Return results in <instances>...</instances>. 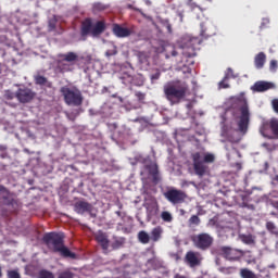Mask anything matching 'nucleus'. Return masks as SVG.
I'll use <instances>...</instances> for the list:
<instances>
[{"mask_svg": "<svg viewBox=\"0 0 278 278\" xmlns=\"http://www.w3.org/2000/svg\"><path fill=\"white\" fill-rule=\"evenodd\" d=\"M42 242L52 253H60L61 257H68L70 260H77V254L64 245V232H46L42 237Z\"/></svg>", "mask_w": 278, "mask_h": 278, "instance_id": "f257e3e1", "label": "nucleus"}, {"mask_svg": "<svg viewBox=\"0 0 278 278\" xmlns=\"http://www.w3.org/2000/svg\"><path fill=\"white\" fill-rule=\"evenodd\" d=\"M188 84L177 81L174 84H169L164 87V94L165 98L169 101L170 105H178V103H181L184 99H186V96L188 94Z\"/></svg>", "mask_w": 278, "mask_h": 278, "instance_id": "f03ea898", "label": "nucleus"}, {"mask_svg": "<svg viewBox=\"0 0 278 278\" xmlns=\"http://www.w3.org/2000/svg\"><path fill=\"white\" fill-rule=\"evenodd\" d=\"M193 170L198 177H205L210 173L207 164H214L216 156L212 153L194 152L192 155Z\"/></svg>", "mask_w": 278, "mask_h": 278, "instance_id": "7ed1b4c3", "label": "nucleus"}, {"mask_svg": "<svg viewBox=\"0 0 278 278\" xmlns=\"http://www.w3.org/2000/svg\"><path fill=\"white\" fill-rule=\"evenodd\" d=\"M105 29V22L98 21L94 25H92V18L88 17L81 23L80 36L83 40H86L87 36H92L93 38H97L101 36V34H103Z\"/></svg>", "mask_w": 278, "mask_h": 278, "instance_id": "20e7f679", "label": "nucleus"}, {"mask_svg": "<svg viewBox=\"0 0 278 278\" xmlns=\"http://www.w3.org/2000/svg\"><path fill=\"white\" fill-rule=\"evenodd\" d=\"M60 92L66 103V105H74V108H79L84 103V96L81 90L77 87L63 86L60 89Z\"/></svg>", "mask_w": 278, "mask_h": 278, "instance_id": "39448f33", "label": "nucleus"}, {"mask_svg": "<svg viewBox=\"0 0 278 278\" xmlns=\"http://www.w3.org/2000/svg\"><path fill=\"white\" fill-rule=\"evenodd\" d=\"M191 242L200 251H207L214 244V237L207 232H201L191 237Z\"/></svg>", "mask_w": 278, "mask_h": 278, "instance_id": "423d86ee", "label": "nucleus"}, {"mask_svg": "<svg viewBox=\"0 0 278 278\" xmlns=\"http://www.w3.org/2000/svg\"><path fill=\"white\" fill-rule=\"evenodd\" d=\"M163 197L172 203V205H181V203H186V199H188V194L179 189H168L163 193Z\"/></svg>", "mask_w": 278, "mask_h": 278, "instance_id": "0eeeda50", "label": "nucleus"}, {"mask_svg": "<svg viewBox=\"0 0 278 278\" xmlns=\"http://www.w3.org/2000/svg\"><path fill=\"white\" fill-rule=\"evenodd\" d=\"M251 121V113L249 112V104H244L240 108V116L238 122L239 131L247 134L249 130V123Z\"/></svg>", "mask_w": 278, "mask_h": 278, "instance_id": "6e6552de", "label": "nucleus"}, {"mask_svg": "<svg viewBox=\"0 0 278 278\" xmlns=\"http://www.w3.org/2000/svg\"><path fill=\"white\" fill-rule=\"evenodd\" d=\"M220 252L223 257H225V260H228V262H238L242 260V257H244V251L230 247H222Z\"/></svg>", "mask_w": 278, "mask_h": 278, "instance_id": "1a4fd4ad", "label": "nucleus"}, {"mask_svg": "<svg viewBox=\"0 0 278 278\" xmlns=\"http://www.w3.org/2000/svg\"><path fill=\"white\" fill-rule=\"evenodd\" d=\"M201 45V39L193 37L189 40L188 47L182 48V60L197 55V46Z\"/></svg>", "mask_w": 278, "mask_h": 278, "instance_id": "9d476101", "label": "nucleus"}, {"mask_svg": "<svg viewBox=\"0 0 278 278\" xmlns=\"http://www.w3.org/2000/svg\"><path fill=\"white\" fill-rule=\"evenodd\" d=\"M185 262L190 268H197V266H201L203 256L200 252L188 251L185 255Z\"/></svg>", "mask_w": 278, "mask_h": 278, "instance_id": "9b49d317", "label": "nucleus"}, {"mask_svg": "<svg viewBox=\"0 0 278 278\" xmlns=\"http://www.w3.org/2000/svg\"><path fill=\"white\" fill-rule=\"evenodd\" d=\"M36 98V92L29 88H20L16 91V99L20 103H31Z\"/></svg>", "mask_w": 278, "mask_h": 278, "instance_id": "f8f14e48", "label": "nucleus"}, {"mask_svg": "<svg viewBox=\"0 0 278 278\" xmlns=\"http://www.w3.org/2000/svg\"><path fill=\"white\" fill-rule=\"evenodd\" d=\"M92 210H94V206L84 200H79L74 204V211L76 212V214H90L92 218H96L97 215L92 214Z\"/></svg>", "mask_w": 278, "mask_h": 278, "instance_id": "ddd939ff", "label": "nucleus"}, {"mask_svg": "<svg viewBox=\"0 0 278 278\" xmlns=\"http://www.w3.org/2000/svg\"><path fill=\"white\" fill-rule=\"evenodd\" d=\"M0 193H2V201L3 205H7L8 207H17L18 201L12 197V192L5 188V186L0 185Z\"/></svg>", "mask_w": 278, "mask_h": 278, "instance_id": "4468645a", "label": "nucleus"}, {"mask_svg": "<svg viewBox=\"0 0 278 278\" xmlns=\"http://www.w3.org/2000/svg\"><path fill=\"white\" fill-rule=\"evenodd\" d=\"M112 33L116 38H129L131 29L123 27L121 24H113Z\"/></svg>", "mask_w": 278, "mask_h": 278, "instance_id": "2eb2a0df", "label": "nucleus"}, {"mask_svg": "<svg viewBox=\"0 0 278 278\" xmlns=\"http://www.w3.org/2000/svg\"><path fill=\"white\" fill-rule=\"evenodd\" d=\"M271 88H275V84L261 80L256 81L252 89L255 92H266V90H271Z\"/></svg>", "mask_w": 278, "mask_h": 278, "instance_id": "dca6fc26", "label": "nucleus"}, {"mask_svg": "<svg viewBox=\"0 0 278 278\" xmlns=\"http://www.w3.org/2000/svg\"><path fill=\"white\" fill-rule=\"evenodd\" d=\"M34 81L36 86H42L43 88H53V83L49 80L48 77L37 74L34 76Z\"/></svg>", "mask_w": 278, "mask_h": 278, "instance_id": "f3484780", "label": "nucleus"}, {"mask_svg": "<svg viewBox=\"0 0 278 278\" xmlns=\"http://www.w3.org/2000/svg\"><path fill=\"white\" fill-rule=\"evenodd\" d=\"M264 64H266V53L260 52L254 56V66L255 68H264Z\"/></svg>", "mask_w": 278, "mask_h": 278, "instance_id": "a211bd4d", "label": "nucleus"}, {"mask_svg": "<svg viewBox=\"0 0 278 278\" xmlns=\"http://www.w3.org/2000/svg\"><path fill=\"white\" fill-rule=\"evenodd\" d=\"M200 36L201 38H212V36H214V31L210 30V26L203 22L200 24Z\"/></svg>", "mask_w": 278, "mask_h": 278, "instance_id": "6ab92c4d", "label": "nucleus"}, {"mask_svg": "<svg viewBox=\"0 0 278 278\" xmlns=\"http://www.w3.org/2000/svg\"><path fill=\"white\" fill-rule=\"evenodd\" d=\"M96 240H97V242L100 243L103 251H108V249H110V240L108 239V236H105L104 233H99L96 237Z\"/></svg>", "mask_w": 278, "mask_h": 278, "instance_id": "aec40b11", "label": "nucleus"}, {"mask_svg": "<svg viewBox=\"0 0 278 278\" xmlns=\"http://www.w3.org/2000/svg\"><path fill=\"white\" fill-rule=\"evenodd\" d=\"M162 233H164V229H162L161 226L153 228L150 237L151 241L159 242V240L162 238Z\"/></svg>", "mask_w": 278, "mask_h": 278, "instance_id": "412c9836", "label": "nucleus"}, {"mask_svg": "<svg viewBox=\"0 0 278 278\" xmlns=\"http://www.w3.org/2000/svg\"><path fill=\"white\" fill-rule=\"evenodd\" d=\"M186 5H188V8L191 10V12H194V10L205 12V10H207V7H203L199 3H197V1H194V0H187Z\"/></svg>", "mask_w": 278, "mask_h": 278, "instance_id": "4be33fe9", "label": "nucleus"}, {"mask_svg": "<svg viewBox=\"0 0 278 278\" xmlns=\"http://www.w3.org/2000/svg\"><path fill=\"white\" fill-rule=\"evenodd\" d=\"M59 58L63 62H77V60H78V55L75 52H67L65 54H59Z\"/></svg>", "mask_w": 278, "mask_h": 278, "instance_id": "5701e85b", "label": "nucleus"}, {"mask_svg": "<svg viewBox=\"0 0 278 278\" xmlns=\"http://www.w3.org/2000/svg\"><path fill=\"white\" fill-rule=\"evenodd\" d=\"M137 238L141 244H149V242H151V236H149L144 230H140L137 235Z\"/></svg>", "mask_w": 278, "mask_h": 278, "instance_id": "b1692460", "label": "nucleus"}, {"mask_svg": "<svg viewBox=\"0 0 278 278\" xmlns=\"http://www.w3.org/2000/svg\"><path fill=\"white\" fill-rule=\"evenodd\" d=\"M123 247H125V237H114L112 249L116 251L118 249H123Z\"/></svg>", "mask_w": 278, "mask_h": 278, "instance_id": "393cba45", "label": "nucleus"}, {"mask_svg": "<svg viewBox=\"0 0 278 278\" xmlns=\"http://www.w3.org/2000/svg\"><path fill=\"white\" fill-rule=\"evenodd\" d=\"M149 175H151L154 179V181L157 179V175H159V169H157V164H150L146 166Z\"/></svg>", "mask_w": 278, "mask_h": 278, "instance_id": "a878e982", "label": "nucleus"}, {"mask_svg": "<svg viewBox=\"0 0 278 278\" xmlns=\"http://www.w3.org/2000/svg\"><path fill=\"white\" fill-rule=\"evenodd\" d=\"M240 277L241 278H260L257 277V275H255V273H253L251 269L249 268H242L240 269Z\"/></svg>", "mask_w": 278, "mask_h": 278, "instance_id": "bb28decb", "label": "nucleus"}, {"mask_svg": "<svg viewBox=\"0 0 278 278\" xmlns=\"http://www.w3.org/2000/svg\"><path fill=\"white\" fill-rule=\"evenodd\" d=\"M148 266H151L153 270L162 268V263L155 257L148 260Z\"/></svg>", "mask_w": 278, "mask_h": 278, "instance_id": "cd10ccee", "label": "nucleus"}, {"mask_svg": "<svg viewBox=\"0 0 278 278\" xmlns=\"http://www.w3.org/2000/svg\"><path fill=\"white\" fill-rule=\"evenodd\" d=\"M266 229H267V231H269V233H271L273 236H278V229H277V226L275 225V223H273V222H267V223H266Z\"/></svg>", "mask_w": 278, "mask_h": 278, "instance_id": "c85d7f7f", "label": "nucleus"}, {"mask_svg": "<svg viewBox=\"0 0 278 278\" xmlns=\"http://www.w3.org/2000/svg\"><path fill=\"white\" fill-rule=\"evenodd\" d=\"M38 278H55V275H53V273H51L47 269H41L38 273Z\"/></svg>", "mask_w": 278, "mask_h": 278, "instance_id": "c756f323", "label": "nucleus"}, {"mask_svg": "<svg viewBox=\"0 0 278 278\" xmlns=\"http://www.w3.org/2000/svg\"><path fill=\"white\" fill-rule=\"evenodd\" d=\"M93 12H103V10H108V5L101 3V2H96L92 5Z\"/></svg>", "mask_w": 278, "mask_h": 278, "instance_id": "7c9ffc66", "label": "nucleus"}, {"mask_svg": "<svg viewBox=\"0 0 278 278\" xmlns=\"http://www.w3.org/2000/svg\"><path fill=\"white\" fill-rule=\"evenodd\" d=\"M161 218L164 223H173V215L168 211L162 212Z\"/></svg>", "mask_w": 278, "mask_h": 278, "instance_id": "2f4dec72", "label": "nucleus"}, {"mask_svg": "<svg viewBox=\"0 0 278 278\" xmlns=\"http://www.w3.org/2000/svg\"><path fill=\"white\" fill-rule=\"evenodd\" d=\"M118 54V48L114 45L111 46V49L106 50L105 55L106 58H112V55Z\"/></svg>", "mask_w": 278, "mask_h": 278, "instance_id": "473e14b6", "label": "nucleus"}, {"mask_svg": "<svg viewBox=\"0 0 278 278\" xmlns=\"http://www.w3.org/2000/svg\"><path fill=\"white\" fill-rule=\"evenodd\" d=\"M269 127L274 136H278V119H271L269 123Z\"/></svg>", "mask_w": 278, "mask_h": 278, "instance_id": "72a5a7b5", "label": "nucleus"}, {"mask_svg": "<svg viewBox=\"0 0 278 278\" xmlns=\"http://www.w3.org/2000/svg\"><path fill=\"white\" fill-rule=\"evenodd\" d=\"M48 27H49V31L55 30V27H58V18H55V16L49 20Z\"/></svg>", "mask_w": 278, "mask_h": 278, "instance_id": "f704fd0d", "label": "nucleus"}, {"mask_svg": "<svg viewBox=\"0 0 278 278\" xmlns=\"http://www.w3.org/2000/svg\"><path fill=\"white\" fill-rule=\"evenodd\" d=\"M3 97L5 101H13V99H16V92L14 93L12 90H5Z\"/></svg>", "mask_w": 278, "mask_h": 278, "instance_id": "c9c22d12", "label": "nucleus"}, {"mask_svg": "<svg viewBox=\"0 0 278 278\" xmlns=\"http://www.w3.org/2000/svg\"><path fill=\"white\" fill-rule=\"evenodd\" d=\"M241 240L244 242V244H253L255 242V240H253V236L251 235H243Z\"/></svg>", "mask_w": 278, "mask_h": 278, "instance_id": "e433bc0d", "label": "nucleus"}, {"mask_svg": "<svg viewBox=\"0 0 278 278\" xmlns=\"http://www.w3.org/2000/svg\"><path fill=\"white\" fill-rule=\"evenodd\" d=\"M189 225H195V226L201 225V218H199V215H192L189 218Z\"/></svg>", "mask_w": 278, "mask_h": 278, "instance_id": "4c0bfd02", "label": "nucleus"}, {"mask_svg": "<svg viewBox=\"0 0 278 278\" xmlns=\"http://www.w3.org/2000/svg\"><path fill=\"white\" fill-rule=\"evenodd\" d=\"M277 68H278L277 60H271L269 62V71H270V73H277Z\"/></svg>", "mask_w": 278, "mask_h": 278, "instance_id": "58836bf2", "label": "nucleus"}, {"mask_svg": "<svg viewBox=\"0 0 278 278\" xmlns=\"http://www.w3.org/2000/svg\"><path fill=\"white\" fill-rule=\"evenodd\" d=\"M7 277L8 278H21V274L18 273V270L12 269V270H8Z\"/></svg>", "mask_w": 278, "mask_h": 278, "instance_id": "ea45409f", "label": "nucleus"}, {"mask_svg": "<svg viewBox=\"0 0 278 278\" xmlns=\"http://www.w3.org/2000/svg\"><path fill=\"white\" fill-rule=\"evenodd\" d=\"M160 77H162V72H160V70H156L154 74H151L150 79L153 84V81H157Z\"/></svg>", "mask_w": 278, "mask_h": 278, "instance_id": "a19ab883", "label": "nucleus"}, {"mask_svg": "<svg viewBox=\"0 0 278 278\" xmlns=\"http://www.w3.org/2000/svg\"><path fill=\"white\" fill-rule=\"evenodd\" d=\"M73 277H75V274H73L71 270H65L59 274L58 278H73Z\"/></svg>", "mask_w": 278, "mask_h": 278, "instance_id": "79ce46f5", "label": "nucleus"}, {"mask_svg": "<svg viewBox=\"0 0 278 278\" xmlns=\"http://www.w3.org/2000/svg\"><path fill=\"white\" fill-rule=\"evenodd\" d=\"M163 25L167 29L168 34H173V26L170 25V22H168V20H165L163 22Z\"/></svg>", "mask_w": 278, "mask_h": 278, "instance_id": "37998d69", "label": "nucleus"}, {"mask_svg": "<svg viewBox=\"0 0 278 278\" xmlns=\"http://www.w3.org/2000/svg\"><path fill=\"white\" fill-rule=\"evenodd\" d=\"M271 105H273L274 112H276V114H278V99H274L271 101Z\"/></svg>", "mask_w": 278, "mask_h": 278, "instance_id": "c03bdc74", "label": "nucleus"}, {"mask_svg": "<svg viewBox=\"0 0 278 278\" xmlns=\"http://www.w3.org/2000/svg\"><path fill=\"white\" fill-rule=\"evenodd\" d=\"M268 23H270V20L268 18H263L262 23H261V29H264V27H266V25H268Z\"/></svg>", "mask_w": 278, "mask_h": 278, "instance_id": "a18cd8bd", "label": "nucleus"}, {"mask_svg": "<svg viewBox=\"0 0 278 278\" xmlns=\"http://www.w3.org/2000/svg\"><path fill=\"white\" fill-rule=\"evenodd\" d=\"M266 129H268V124H263V126L261 127L262 136H266Z\"/></svg>", "mask_w": 278, "mask_h": 278, "instance_id": "49530a36", "label": "nucleus"}, {"mask_svg": "<svg viewBox=\"0 0 278 278\" xmlns=\"http://www.w3.org/2000/svg\"><path fill=\"white\" fill-rule=\"evenodd\" d=\"M136 97L140 100V101H142V99H144V93H142V92H137L136 93Z\"/></svg>", "mask_w": 278, "mask_h": 278, "instance_id": "de8ad7c7", "label": "nucleus"}, {"mask_svg": "<svg viewBox=\"0 0 278 278\" xmlns=\"http://www.w3.org/2000/svg\"><path fill=\"white\" fill-rule=\"evenodd\" d=\"M219 270H220V273H228V270H231V268H229V267H222Z\"/></svg>", "mask_w": 278, "mask_h": 278, "instance_id": "09e8293b", "label": "nucleus"}, {"mask_svg": "<svg viewBox=\"0 0 278 278\" xmlns=\"http://www.w3.org/2000/svg\"><path fill=\"white\" fill-rule=\"evenodd\" d=\"M177 55H178V52H176V50H173V51H172V56H173V58H177Z\"/></svg>", "mask_w": 278, "mask_h": 278, "instance_id": "8fccbe9b", "label": "nucleus"}, {"mask_svg": "<svg viewBox=\"0 0 278 278\" xmlns=\"http://www.w3.org/2000/svg\"><path fill=\"white\" fill-rule=\"evenodd\" d=\"M178 16L180 17V21H184V13L179 12Z\"/></svg>", "mask_w": 278, "mask_h": 278, "instance_id": "3c124183", "label": "nucleus"}, {"mask_svg": "<svg viewBox=\"0 0 278 278\" xmlns=\"http://www.w3.org/2000/svg\"><path fill=\"white\" fill-rule=\"evenodd\" d=\"M186 73H192V70L190 67H186Z\"/></svg>", "mask_w": 278, "mask_h": 278, "instance_id": "603ef678", "label": "nucleus"}, {"mask_svg": "<svg viewBox=\"0 0 278 278\" xmlns=\"http://www.w3.org/2000/svg\"><path fill=\"white\" fill-rule=\"evenodd\" d=\"M3 277V271L1 269V265H0V278Z\"/></svg>", "mask_w": 278, "mask_h": 278, "instance_id": "864d4df0", "label": "nucleus"}, {"mask_svg": "<svg viewBox=\"0 0 278 278\" xmlns=\"http://www.w3.org/2000/svg\"><path fill=\"white\" fill-rule=\"evenodd\" d=\"M174 278H186V276L176 275Z\"/></svg>", "mask_w": 278, "mask_h": 278, "instance_id": "5fc2aeb1", "label": "nucleus"}, {"mask_svg": "<svg viewBox=\"0 0 278 278\" xmlns=\"http://www.w3.org/2000/svg\"><path fill=\"white\" fill-rule=\"evenodd\" d=\"M275 208L278 210V201L275 202Z\"/></svg>", "mask_w": 278, "mask_h": 278, "instance_id": "6e6d98bb", "label": "nucleus"}, {"mask_svg": "<svg viewBox=\"0 0 278 278\" xmlns=\"http://www.w3.org/2000/svg\"><path fill=\"white\" fill-rule=\"evenodd\" d=\"M274 181H277V182H278V175H276V176L274 177Z\"/></svg>", "mask_w": 278, "mask_h": 278, "instance_id": "4d7b16f0", "label": "nucleus"}, {"mask_svg": "<svg viewBox=\"0 0 278 278\" xmlns=\"http://www.w3.org/2000/svg\"><path fill=\"white\" fill-rule=\"evenodd\" d=\"M70 121H75V117H71V115H68Z\"/></svg>", "mask_w": 278, "mask_h": 278, "instance_id": "13d9d810", "label": "nucleus"}, {"mask_svg": "<svg viewBox=\"0 0 278 278\" xmlns=\"http://www.w3.org/2000/svg\"><path fill=\"white\" fill-rule=\"evenodd\" d=\"M238 168H242V165L240 163H237Z\"/></svg>", "mask_w": 278, "mask_h": 278, "instance_id": "bf43d9fd", "label": "nucleus"}, {"mask_svg": "<svg viewBox=\"0 0 278 278\" xmlns=\"http://www.w3.org/2000/svg\"><path fill=\"white\" fill-rule=\"evenodd\" d=\"M223 88H229V85H223Z\"/></svg>", "mask_w": 278, "mask_h": 278, "instance_id": "052dcab7", "label": "nucleus"}, {"mask_svg": "<svg viewBox=\"0 0 278 278\" xmlns=\"http://www.w3.org/2000/svg\"><path fill=\"white\" fill-rule=\"evenodd\" d=\"M128 8L131 9V4H129Z\"/></svg>", "mask_w": 278, "mask_h": 278, "instance_id": "680f3d73", "label": "nucleus"}, {"mask_svg": "<svg viewBox=\"0 0 278 278\" xmlns=\"http://www.w3.org/2000/svg\"><path fill=\"white\" fill-rule=\"evenodd\" d=\"M219 85H222V86H223V81H220V83H219Z\"/></svg>", "mask_w": 278, "mask_h": 278, "instance_id": "e2e57ef3", "label": "nucleus"}, {"mask_svg": "<svg viewBox=\"0 0 278 278\" xmlns=\"http://www.w3.org/2000/svg\"><path fill=\"white\" fill-rule=\"evenodd\" d=\"M228 71H231V68H228Z\"/></svg>", "mask_w": 278, "mask_h": 278, "instance_id": "0e129e2a", "label": "nucleus"}]
</instances>
